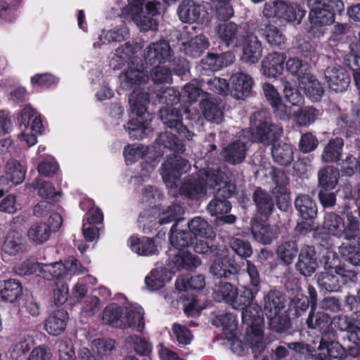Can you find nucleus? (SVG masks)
<instances>
[{"instance_id": "57", "label": "nucleus", "mask_w": 360, "mask_h": 360, "mask_svg": "<svg viewBox=\"0 0 360 360\" xmlns=\"http://www.w3.org/2000/svg\"><path fill=\"white\" fill-rule=\"evenodd\" d=\"M6 177L14 185L22 183L25 176V170L16 160H9L6 164Z\"/></svg>"}, {"instance_id": "16", "label": "nucleus", "mask_w": 360, "mask_h": 360, "mask_svg": "<svg viewBox=\"0 0 360 360\" xmlns=\"http://www.w3.org/2000/svg\"><path fill=\"white\" fill-rule=\"evenodd\" d=\"M262 44L257 35L253 33L245 36L243 45L241 60L247 64L252 65L259 62L262 56Z\"/></svg>"}, {"instance_id": "36", "label": "nucleus", "mask_w": 360, "mask_h": 360, "mask_svg": "<svg viewBox=\"0 0 360 360\" xmlns=\"http://www.w3.org/2000/svg\"><path fill=\"white\" fill-rule=\"evenodd\" d=\"M271 155L278 164L289 165L294 159V150L292 145L283 142H274L272 145Z\"/></svg>"}, {"instance_id": "54", "label": "nucleus", "mask_w": 360, "mask_h": 360, "mask_svg": "<svg viewBox=\"0 0 360 360\" xmlns=\"http://www.w3.org/2000/svg\"><path fill=\"white\" fill-rule=\"evenodd\" d=\"M237 288L230 283H219L216 285L214 290V298L218 302H225L230 305L233 300L234 296L236 295Z\"/></svg>"}, {"instance_id": "21", "label": "nucleus", "mask_w": 360, "mask_h": 360, "mask_svg": "<svg viewBox=\"0 0 360 360\" xmlns=\"http://www.w3.org/2000/svg\"><path fill=\"white\" fill-rule=\"evenodd\" d=\"M214 30L218 39L227 46L236 47L240 44L239 28L236 24L224 22L216 26Z\"/></svg>"}, {"instance_id": "17", "label": "nucleus", "mask_w": 360, "mask_h": 360, "mask_svg": "<svg viewBox=\"0 0 360 360\" xmlns=\"http://www.w3.org/2000/svg\"><path fill=\"white\" fill-rule=\"evenodd\" d=\"M336 332L335 336L332 335H323L321 337L318 347V352L320 355L326 359H342L346 356L345 348L335 340Z\"/></svg>"}, {"instance_id": "47", "label": "nucleus", "mask_w": 360, "mask_h": 360, "mask_svg": "<svg viewBox=\"0 0 360 360\" xmlns=\"http://www.w3.org/2000/svg\"><path fill=\"white\" fill-rule=\"evenodd\" d=\"M319 184L325 189H333L339 178V170L333 166H326L319 172Z\"/></svg>"}, {"instance_id": "11", "label": "nucleus", "mask_w": 360, "mask_h": 360, "mask_svg": "<svg viewBox=\"0 0 360 360\" xmlns=\"http://www.w3.org/2000/svg\"><path fill=\"white\" fill-rule=\"evenodd\" d=\"M324 75L328 87L335 92L345 91L350 84V74L340 65L328 66Z\"/></svg>"}, {"instance_id": "18", "label": "nucleus", "mask_w": 360, "mask_h": 360, "mask_svg": "<svg viewBox=\"0 0 360 360\" xmlns=\"http://www.w3.org/2000/svg\"><path fill=\"white\" fill-rule=\"evenodd\" d=\"M317 266L314 248L309 245L302 247L295 265L297 271L304 276H310L315 272Z\"/></svg>"}, {"instance_id": "28", "label": "nucleus", "mask_w": 360, "mask_h": 360, "mask_svg": "<svg viewBox=\"0 0 360 360\" xmlns=\"http://www.w3.org/2000/svg\"><path fill=\"white\" fill-rule=\"evenodd\" d=\"M240 266L229 257L217 259L210 266V272L218 278H228L238 273Z\"/></svg>"}, {"instance_id": "8", "label": "nucleus", "mask_w": 360, "mask_h": 360, "mask_svg": "<svg viewBox=\"0 0 360 360\" xmlns=\"http://www.w3.org/2000/svg\"><path fill=\"white\" fill-rule=\"evenodd\" d=\"M205 285V278L202 275L181 280V300H183L184 313L188 316H198L204 308L200 300L198 299L197 293Z\"/></svg>"}, {"instance_id": "31", "label": "nucleus", "mask_w": 360, "mask_h": 360, "mask_svg": "<svg viewBox=\"0 0 360 360\" xmlns=\"http://www.w3.org/2000/svg\"><path fill=\"white\" fill-rule=\"evenodd\" d=\"M294 203L296 210L303 219L312 220L316 217V204L309 195H297Z\"/></svg>"}, {"instance_id": "7", "label": "nucleus", "mask_w": 360, "mask_h": 360, "mask_svg": "<svg viewBox=\"0 0 360 360\" xmlns=\"http://www.w3.org/2000/svg\"><path fill=\"white\" fill-rule=\"evenodd\" d=\"M250 131L252 141L270 144L280 136L282 128L272 124L269 112L262 110L251 115Z\"/></svg>"}, {"instance_id": "46", "label": "nucleus", "mask_w": 360, "mask_h": 360, "mask_svg": "<svg viewBox=\"0 0 360 360\" xmlns=\"http://www.w3.org/2000/svg\"><path fill=\"white\" fill-rule=\"evenodd\" d=\"M134 48L129 43L117 48L110 58V66L112 69H120L125 63L129 61L134 55Z\"/></svg>"}, {"instance_id": "13", "label": "nucleus", "mask_w": 360, "mask_h": 360, "mask_svg": "<svg viewBox=\"0 0 360 360\" xmlns=\"http://www.w3.org/2000/svg\"><path fill=\"white\" fill-rule=\"evenodd\" d=\"M272 180L275 184L271 192L276 198V205L281 210H285L289 205L290 192L287 188L288 179L281 170H274Z\"/></svg>"}, {"instance_id": "14", "label": "nucleus", "mask_w": 360, "mask_h": 360, "mask_svg": "<svg viewBox=\"0 0 360 360\" xmlns=\"http://www.w3.org/2000/svg\"><path fill=\"white\" fill-rule=\"evenodd\" d=\"M148 79V76L146 72L141 66L135 65L134 63H131L119 76L120 86L125 90L145 84Z\"/></svg>"}, {"instance_id": "20", "label": "nucleus", "mask_w": 360, "mask_h": 360, "mask_svg": "<svg viewBox=\"0 0 360 360\" xmlns=\"http://www.w3.org/2000/svg\"><path fill=\"white\" fill-rule=\"evenodd\" d=\"M252 233L256 241L267 245L278 237L279 229L277 226L260 223L255 219L252 221Z\"/></svg>"}, {"instance_id": "15", "label": "nucleus", "mask_w": 360, "mask_h": 360, "mask_svg": "<svg viewBox=\"0 0 360 360\" xmlns=\"http://www.w3.org/2000/svg\"><path fill=\"white\" fill-rule=\"evenodd\" d=\"M230 84L231 96L236 99H245L252 92L253 79L250 75L238 72L231 77Z\"/></svg>"}, {"instance_id": "4", "label": "nucleus", "mask_w": 360, "mask_h": 360, "mask_svg": "<svg viewBox=\"0 0 360 360\" xmlns=\"http://www.w3.org/2000/svg\"><path fill=\"white\" fill-rule=\"evenodd\" d=\"M162 4L158 0H128L122 8V15L129 18L142 30H156L155 17L160 14Z\"/></svg>"}, {"instance_id": "61", "label": "nucleus", "mask_w": 360, "mask_h": 360, "mask_svg": "<svg viewBox=\"0 0 360 360\" xmlns=\"http://www.w3.org/2000/svg\"><path fill=\"white\" fill-rule=\"evenodd\" d=\"M188 226L194 236L210 237L212 235L211 226L200 217H195L189 221Z\"/></svg>"}, {"instance_id": "37", "label": "nucleus", "mask_w": 360, "mask_h": 360, "mask_svg": "<svg viewBox=\"0 0 360 360\" xmlns=\"http://www.w3.org/2000/svg\"><path fill=\"white\" fill-rule=\"evenodd\" d=\"M129 104L131 112L137 116L146 112V105L149 102V94L142 89H135L129 96Z\"/></svg>"}, {"instance_id": "10", "label": "nucleus", "mask_w": 360, "mask_h": 360, "mask_svg": "<svg viewBox=\"0 0 360 360\" xmlns=\"http://www.w3.org/2000/svg\"><path fill=\"white\" fill-rule=\"evenodd\" d=\"M333 7L325 8H312L309 12L310 26L307 27L308 32L314 38H321L326 31V26L334 22Z\"/></svg>"}, {"instance_id": "39", "label": "nucleus", "mask_w": 360, "mask_h": 360, "mask_svg": "<svg viewBox=\"0 0 360 360\" xmlns=\"http://www.w3.org/2000/svg\"><path fill=\"white\" fill-rule=\"evenodd\" d=\"M205 118L212 122L219 124L223 120V112L217 101H214L212 96H207V98H202L200 103Z\"/></svg>"}, {"instance_id": "55", "label": "nucleus", "mask_w": 360, "mask_h": 360, "mask_svg": "<svg viewBox=\"0 0 360 360\" xmlns=\"http://www.w3.org/2000/svg\"><path fill=\"white\" fill-rule=\"evenodd\" d=\"M297 254V245L294 240L282 242L277 248V255L285 264L292 262Z\"/></svg>"}, {"instance_id": "43", "label": "nucleus", "mask_w": 360, "mask_h": 360, "mask_svg": "<svg viewBox=\"0 0 360 360\" xmlns=\"http://www.w3.org/2000/svg\"><path fill=\"white\" fill-rule=\"evenodd\" d=\"M124 311V308L115 304H110L104 309L102 320L105 324L122 328L124 324L122 321Z\"/></svg>"}, {"instance_id": "24", "label": "nucleus", "mask_w": 360, "mask_h": 360, "mask_svg": "<svg viewBox=\"0 0 360 360\" xmlns=\"http://www.w3.org/2000/svg\"><path fill=\"white\" fill-rule=\"evenodd\" d=\"M180 263V260L179 261ZM167 266L169 269V271L163 266H158L153 269L149 276H147L145 278V283L146 287L150 290H156L162 288L166 282L171 280L172 273L177 272L180 270V267L176 271H172L168 266V259L167 260Z\"/></svg>"}, {"instance_id": "56", "label": "nucleus", "mask_w": 360, "mask_h": 360, "mask_svg": "<svg viewBox=\"0 0 360 360\" xmlns=\"http://www.w3.org/2000/svg\"><path fill=\"white\" fill-rule=\"evenodd\" d=\"M51 228L45 223H36L33 224L27 232L28 238L38 243L46 241L51 235Z\"/></svg>"}, {"instance_id": "60", "label": "nucleus", "mask_w": 360, "mask_h": 360, "mask_svg": "<svg viewBox=\"0 0 360 360\" xmlns=\"http://www.w3.org/2000/svg\"><path fill=\"white\" fill-rule=\"evenodd\" d=\"M148 153L149 148L148 146L137 144L128 145L123 151V155L127 164L143 158Z\"/></svg>"}, {"instance_id": "63", "label": "nucleus", "mask_w": 360, "mask_h": 360, "mask_svg": "<svg viewBox=\"0 0 360 360\" xmlns=\"http://www.w3.org/2000/svg\"><path fill=\"white\" fill-rule=\"evenodd\" d=\"M323 263L325 269H335V273L342 277H347L348 271L344 267L339 266V259L337 254L327 250L323 256Z\"/></svg>"}, {"instance_id": "26", "label": "nucleus", "mask_w": 360, "mask_h": 360, "mask_svg": "<svg viewBox=\"0 0 360 360\" xmlns=\"http://www.w3.org/2000/svg\"><path fill=\"white\" fill-rule=\"evenodd\" d=\"M143 315V309L140 306L125 307L122 328H131L136 331H142L145 327Z\"/></svg>"}, {"instance_id": "30", "label": "nucleus", "mask_w": 360, "mask_h": 360, "mask_svg": "<svg viewBox=\"0 0 360 360\" xmlns=\"http://www.w3.org/2000/svg\"><path fill=\"white\" fill-rule=\"evenodd\" d=\"M285 57L283 53L274 52L269 53L262 62L263 73L268 77H276L283 70Z\"/></svg>"}, {"instance_id": "22", "label": "nucleus", "mask_w": 360, "mask_h": 360, "mask_svg": "<svg viewBox=\"0 0 360 360\" xmlns=\"http://www.w3.org/2000/svg\"><path fill=\"white\" fill-rule=\"evenodd\" d=\"M235 56L231 51L221 54L208 53L201 60V66L206 71H218L233 63Z\"/></svg>"}, {"instance_id": "53", "label": "nucleus", "mask_w": 360, "mask_h": 360, "mask_svg": "<svg viewBox=\"0 0 360 360\" xmlns=\"http://www.w3.org/2000/svg\"><path fill=\"white\" fill-rule=\"evenodd\" d=\"M22 286L20 282L10 279L4 282L3 288L1 290L2 300L14 302L22 294Z\"/></svg>"}, {"instance_id": "52", "label": "nucleus", "mask_w": 360, "mask_h": 360, "mask_svg": "<svg viewBox=\"0 0 360 360\" xmlns=\"http://www.w3.org/2000/svg\"><path fill=\"white\" fill-rule=\"evenodd\" d=\"M320 116L319 111L311 106L300 108L294 112L296 123L301 127H307L313 124Z\"/></svg>"}, {"instance_id": "58", "label": "nucleus", "mask_w": 360, "mask_h": 360, "mask_svg": "<svg viewBox=\"0 0 360 360\" xmlns=\"http://www.w3.org/2000/svg\"><path fill=\"white\" fill-rule=\"evenodd\" d=\"M32 340L31 337L20 338L13 345L11 351V358L13 360H23L27 353L30 350Z\"/></svg>"}, {"instance_id": "51", "label": "nucleus", "mask_w": 360, "mask_h": 360, "mask_svg": "<svg viewBox=\"0 0 360 360\" xmlns=\"http://www.w3.org/2000/svg\"><path fill=\"white\" fill-rule=\"evenodd\" d=\"M160 118L162 123L170 129L179 131L180 115L178 109L175 108H164L159 111Z\"/></svg>"}, {"instance_id": "49", "label": "nucleus", "mask_w": 360, "mask_h": 360, "mask_svg": "<svg viewBox=\"0 0 360 360\" xmlns=\"http://www.w3.org/2000/svg\"><path fill=\"white\" fill-rule=\"evenodd\" d=\"M338 276L329 271L320 273L317 278V283L320 290L328 292L339 291L340 283Z\"/></svg>"}, {"instance_id": "3", "label": "nucleus", "mask_w": 360, "mask_h": 360, "mask_svg": "<svg viewBox=\"0 0 360 360\" xmlns=\"http://www.w3.org/2000/svg\"><path fill=\"white\" fill-rule=\"evenodd\" d=\"M205 184L210 187H216L215 198L210 201L207 207L212 216L219 218L227 214L231 209L227 198L231 197L236 191V186L232 184L226 175L218 167H209L205 173Z\"/></svg>"}, {"instance_id": "48", "label": "nucleus", "mask_w": 360, "mask_h": 360, "mask_svg": "<svg viewBox=\"0 0 360 360\" xmlns=\"http://www.w3.org/2000/svg\"><path fill=\"white\" fill-rule=\"evenodd\" d=\"M191 198H199L205 195L206 186L202 179L190 177L181 186V193Z\"/></svg>"}, {"instance_id": "42", "label": "nucleus", "mask_w": 360, "mask_h": 360, "mask_svg": "<svg viewBox=\"0 0 360 360\" xmlns=\"http://www.w3.org/2000/svg\"><path fill=\"white\" fill-rule=\"evenodd\" d=\"M259 289H250L249 287L244 285L240 290H236V295L234 296L231 303L233 309L240 310L245 307L252 303Z\"/></svg>"}, {"instance_id": "34", "label": "nucleus", "mask_w": 360, "mask_h": 360, "mask_svg": "<svg viewBox=\"0 0 360 360\" xmlns=\"http://www.w3.org/2000/svg\"><path fill=\"white\" fill-rule=\"evenodd\" d=\"M130 138L133 139H143L152 132L150 123L147 120L143 121L142 116H137L131 119L124 126Z\"/></svg>"}, {"instance_id": "6", "label": "nucleus", "mask_w": 360, "mask_h": 360, "mask_svg": "<svg viewBox=\"0 0 360 360\" xmlns=\"http://www.w3.org/2000/svg\"><path fill=\"white\" fill-rule=\"evenodd\" d=\"M323 228L330 236L360 245V222L351 212L345 213V219L335 212H327Z\"/></svg>"}, {"instance_id": "40", "label": "nucleus", "mask_w": 360, "mask_h": 360, "mask_svg": "<svg viewBox=\"0 0 360 360\" xmlns=\"http://www.w3.org/2000/svg\"><path fill=\"white\" fill-rule=\"evenodd\" d=\"M40 276L46 280L54 278L62 280L67 274L65 263L54 262L49 264H39L38 265Z\"/></svg>"}, {"instance_id": "5", "label": "nucleus", "mask_w": 360, "mask_h": 360, "mask_svg": "<svg viewBox=\"0 0 360 360\" xmlns=\"http://www.w3.org/2000/svg\"><path fill=\"white\" fill-rule=\"evenodd\" d=\"M241 310L243 322L249 327L245 342L257 357L264 351L266 345L264 338V320L261 307L256 303H251Z\"/></svg>"}, {"instance_id": "44", "label": "nucleus", "mask_w": 360, "mask_h": 360, "mask_svg": "<svg viewBox=\"0 0 360 360\" xmlns=\"http://www.w3.org/2000/svg\"><path fill=\"white\" fill-rule=\"evenodd\" d=\"M283 8L281 11L279 19L289 22L299 24L305 15L306 11L297 4H287L282 1Z\"/></svg>"}, {"instance_id": "25", "label": "nucleus", "mask_w": 360, "mask_h": 360, "mask_svg": "<svg viewBox=\"0 0 360 360\" xmlns=\"http://www.w3.org/2000/svg\"><path fill=\"white\" fill-rule=\"evenodd\" d=\"M258 33L272 48L282 49L285 44V36L276 26L272 24L267 23L261 25L258 29Z\"/></svg>"}, {"instance_id": "29", "label": "nucleus", "mask_w": 360, "mask_h": 360, "mask_svg": "<svg viewBox=\"0 0 360 360\" xmlns=\"http://www.w3.org/2000/svg\"><path fill=\"white\" fill-rule=\"evenodd\" d=\"M247 150L246 144L239 140L232 142L224 148L221 155L227 162L236 165L243 162L246 157Z\"/></svg>"}, {"instance_id": "33", "label": "nucleus", "mask_w": 360, "mask_h": 360, "mask_svg": "<svg viewBox=\"0 0 360 360\" xmlns=\"http://www.w3.org/2000/svg\"><path fill=\"white\" fill-rule=\"evenodd\" d=\"M128 243L131 250L139 255L151 256L158 252L157 245L153 238L131 236L128 240Z\"/></svg>"}, {"instance_id": "23", "label": "nucleus", "mask_w": 360, "mask_h": 360, "mask_svg": "<svg viewBox=\"0 0 360 360\" xmlns=\"http://www.w3.org/2000/svg\"><path fill=\"white\" fill-rule=\"evenodd\" d=\"M204 7L195 4L193 0L181 1V22L193 24L198 20L203 21L207 17Z\"/></svg>"}, {"instance_id": "27", "label": "nucleus", "mask_w": 360, "mask_h": 360, "mask_svg": "<svg viewBox=\"0 0 360 360\" xmlns=\"http://www.w3.org/2000/svg\"><path fill=\"white\" fill-rule=\"evenodd\" d=\"M68 320V315L66 311H54L45 320L44 330L51 335H58L65 329Z\"/></svg>"}, {"instance_id": "41", "label": "nucleus", "mask_w": 360, "mask_h": 360, "mask_svg": "<svg viewBox=\"0 0 360 360\" xmlns=\"http://www.w3.org/2000/svg\"><path fill=\"white\" fill-rule=\"evenodd\" d=\"M183 46L186 55L196 58L200 56L209 46V41L205 36L200 34L184 42Z\"/></svg>"}, {"instance_id": "35", "label": "nucleus", "mask_w": 360, "mask_h": 360, "mask_svg": "<svg viewBox=\"0 0 360 360\" xmlns=\"http://www.w3.org/2000/svg\"><path fill=\"white\" fill-rule=\"evenodd\" d=\"M299 85L304 90L306 95L314 101H319L324 92L321 83L310 73L301 77Z\"/></svg>"}, {"instance_id": "9", "label": "nucleus", "mask_w": 360, "mask_h": 360, "mask_svg": "<svg viewBox=\"0 0 360 360\" xmlns=\"http://www.w3.org/2000/svg\"><path fill=\"white\" fill-rule=\"evenodd\" d=\"M285 299L281 292L271 290L264 297V310L270 326L278 332L285 330L289 321L280 314L285 307Z\"/></svg>"}, {"instance_id": "45", "label": "nucleus", "mask_w": 360, "mask_h": 360, "mask_svg": "<svg viewBox=\"0 0 360 360\" xmlns=\"http://www.w3.org/2000/svg\"><path fill=\"white\" fill-rule=\"evenodd\" d=\"M344 141L341 138L330 139L325 146L321 158L325 162H337L342 154Z\"/></svg>"}, {"instance_id": "50", "label": "nucleus", "mask_w": 360, "mask_h": 360, "mask_svg": "<svg viewBox=\"0 0 360 360\" xmlns=\"http://www.w3.org/2000/svg\"><path fill=\"white\" fill-rule=\"evenodd\" d=\"M212 324L222 327L225 334L232 336V333L236 328V317L229 312L219 311L213 319Z\"/></svg>"}, {"instance_id": "1", "label": "nucleus", "mask_w": 360, "mask_h": 360, "mask_svg": "<svg viewBox=\"0 0 360 360\" xmlns=\"http://www.w3.org/2000/svg\"><path fill=\"white\" fill-rule=\"evenodd\" d=\"M179 140L176 135L170 131L161 133L156 139L155 146L154 158L151 162L145 161L142 163L141 177L145 180L155 170L164 152L162 148L167 149L172 155H167L166 160L160 168L162 179L169 190V193L177 197L180 194V156Z\"/></svg>"}, {"instance_id": "12", "label": "nucleus", "mask_w": 360, "mask_h": 360, "mask_svg": "<svg viewBox=\"0 0 360 360\" xmlns=\"http://www.w3.org/2000/svg\"><path fill=\"white\" fill-rule=\"evenodd\" d=\"M172 49L165 40H161L150 44L144 53V60L146 64L157 65L169 61L172 58Z\"/></svg>"}, {"instance_id": "62", "label": "nucleus", "mask_w": 360, "mask_h": 360, "mask_svg": "<svg viewBox=\"0 0 360 360\" xmlns=\"http://www.w3.org/2000/svg\"><path fill=\"white\" fill-rule=\"evenodd\" d=\"M207 96H210V94L204 92L201 89V85H200V83L195 80L187 84L184 87L183 91H181V97H186V101L188 103L196 101L197 98L200 96L207 98Z\"/></svg>"}, {"instance_id": "38", "label": "nucleus", "mask_w": 360, "mask_h": 360, "mask_svg": "<svg viewBox=\"0 0 360 360\" xmlns=\"http://www.w3.org/2000/svg\"><path fill=\"white\" fill-rule=\"evenodd\" d=\"M2 250L6 254L11 256L23 252L25 243L22 236L15 231H9L4 241Z\"/></svg>"}, {"instance_id": "2", "label": "nucleus", "mask_w": 360, "mask_h": 360, "mask_svg": "<svg viewBox=\"0 0 360 360\" xmlns=\"http://www.w3.org/2000/svg\"><path fill=\"white\" fill-rule=\"evenodd\" d=\"M151 211H144L139 217V222L143 224V229H146L145 226L147 224L148 229L155 228L156 225L167 224L174 221L168 233L169 246L167 255L169 267L172 271H176L179 268L180 255V228L179 226L180 205L175 202L161 210L158 214V220L153 219L150 216Z\"/></svg>"}, {"instance_id": "32", "label": "nucleus", "mask_w": 360, "mask_h": 360, "mask_svg": "<svg viewBox=\"0 0 360 360\" xmlns=\"http://www.w3.org/2000/svg\"><path fill=\"white\" fill-rule=\"evenodd\" d=\"M253 200L260 214L259 219L265 220L274 210V203L271 196L261 188H257L253 193Z\"/></svg>"}, {"instance_id": "19", "label": "nucleus", "mask_w": 360, "mask_h": 360, "mask_svg": "<svg viewBox=\"0 0 360 360\" xmlns=\"http://www.w3.org/2000/svg\"><path fill=\"white\" fill-rule=\"evenodd\" d=\"M309 328L319 330L322 336L332 335L335 336V331L330 329V317L323 311H316V308H312L306 321Z\"/></svg>"}, {"instance_id": "59", "label": "nucleus", "mask_w": 360, "mask_h": 360, "mask_svg": "<svg viewBox=\"0 0 360 360\" xmlns=\"http://www.w3.org/2000/svg\"><path fill=\"white\" fill-rule=\"evenodd\" d=\"M339 252L344 259L354 266H360V245H352L343 243L339 247Z\"/></svg>"}, {"instance_id": "64", "label": "nucleus", "mask_w": 360, "mask_h": 360, "mask_svg": "<svg viewBox=\"0 0 360 360\" xmlns=\"http://www.w3.org/2000/svg\"><path fill=\"white\" fill-rule=\"evenodd\" d=\"M285 67L288 72L297 77L299 82H300L301 77L309 74L308 63L302 62L297 58H289L286 62Z\"/></svg>"}]
</instances>
